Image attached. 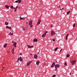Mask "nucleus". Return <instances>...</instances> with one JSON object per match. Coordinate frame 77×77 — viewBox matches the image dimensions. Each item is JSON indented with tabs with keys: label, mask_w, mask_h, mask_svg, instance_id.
Masks as SVG:
<instances>
[{
	"label": "nucleus",
	"mask_w": 77,
	"mask_h": 77,
	"mask_svg": "<svg viewBox=\"0 0 77 77\" xmlns=\"http://www.w3.org/2000/svg\"><path fill=\"white\" fill-rule=\"evenodd\" d=\"M75 62H76V60H74L72 62V65H74L75 63Z\"/></svg>",
	"instance_id": "obj_5"
},
{
	"label": "nucleus",
	"mask_w": 77,
	"mask_h": 77,
	"mask_svg": "<svg viewBox=\"0 0 77 77\" xmlns=\"http://www.w3.org/2000/svg\"><path fill=\"white\" fill-rule=\"evenodd\" d=\"M3 69L5 68V67H3Z\"/></svg>",
	"instance_id": "obj_54"
},
{
	"label": "nucleus",
	"mask_w": 77,
	"mask_h": 77,
	"mask_svg": "<svg viewBox=\"0 0 77 77\" xmlns=\"http://www.w3.org/2000/svg\"><path fill=\"white\" fill-rule=\"evenodd\" d=\"M48 32V31H45L44 33H45V34L46 35V33Z\"/></svg>",
	"instance_id": "obj_26"
},
{
	"label": "nucleus",
	"mask_w": 77,
	"mask_h": 77,
	"mask_svg": "<svg viewBox=\"0 0 77 77\" xmlns=\"http://www.w3.org/2000/svg\"><path fill=\"white\" fill-rule=\"evenodd\" d=\"M14 48L13 49V51H14Z\"/></svg>",
	"instance_id": "obj_43"
},
{
	"label": "nucleus",
	"mask_w": 77,
	"mask_h": 77,
	"mask_svg": "<svg viewBox=\"0 0 77 77\" xmlns=\"http://www.w3.org/2000/svg\"><path fill=\"white\" fill-rule=\"evenodd\" d=\"M66 56H67V57H69V54H67L66 55Z\"/></svg>",
	"instance_id": "obj_22"
},
{
	"label": "nucleus",
	"mask_w": 77,
	"mask_h": 77,
	"mask_svg": "<svg viewBox=\"0 0 77 77\" xmlns=\"http://www.w3.org/2000/svg\"><path fill=\"white\" fill-rule=\"evenodd\" d=\"M55 67L56 68V69L55 70V71H56V70H57V68H58V65L56 64L55 66Z\"/></svg>",
	"instance_id": "obj_9"
},
{
	"label": "nucleus",
	"mask_w": 77,
	"mask_h": 77,
	"mask_svg": "<svg viewBox=\"0 0 77 77\" xmlns=\"http://www.w3.org/2000/svg\"><path fill=\"white\" fill-rule=\"evenodd\" d=\"M69 74H70V75H71V73H70Z\"/></svg>",
	"instance_id": "obj_53"
},
{
	"label": "nucleus",
	"mask_w": 77,
	"mask_h": 77,
	"mask_svg": "<svg viewBox=\"0 0 77 77\" xmlns=\"http://www.w3.org/2000/svg\"><path fill=\"white\" fill-rule=\"evenodd\" d=\"M54 65H55V62H53L51 66V68H53V67L54 66Z\"/></svg>",
	"instance_id": "obj_3"
},
{
	"label": "nucleus",
	"mask_w": 77,
	"mask_h": 77,
	"mask_svg": "<svg viewBox=\"0 0 77 77\" xmlns=\"http://www.w3.org/2000/svg\"><path fill=\"white\" fill-rule=\"evenodd\" d=\"M52 41H54H54H55V39H54L52 40Z\"/></svg>",
	"instance_id": "obj_33"
},
{
	"label": "nucleus",
	"mask_w": 77,
	"mask_h": 77,
	"mask_svg": "<svg viewBox=\"0 0 77 77\" xmlns=\"http://www.w3.org/2000/svg\"><path fill=\"white\" fill-rule=\"evenodd\" d=\"M27 45V47H28V48H33V46H30V45Z\"/></svg>",
	"instance_id": "obj_7"
},
{
	"label": "nucleus",
	"mask_w": 77,
	"mask_h": 77,
	"mask_svg": "<svg viewBox=\"0 0 77 77\" xmlns=\"http://www.w3.org/2000/svg\"><path fill=\"white\" fill-rule=\"evenodd\" d=\"M45 35H46L45 33H44L42 35V37H45Z\"/></svg>",
	"instance_id": "obj_16"
},
{
	"label": "nucleus",
	"mask_w": 77,
	"mask_h": 77,
	"mask_svg": "<svg viewBox=\"0 0 77 77\" xmlns=\"http://www.w3.org/2000/svg\"><path fill=\"white\" fill-rule=\"evenodd\" d=\"M10 34L11 35H13V33H12L11 34V32H10Z\"/></svg>",
	"instance_id": "obj_23"
},
{
	"label": "nucleus",
	"mask_w": 77,
	"mask_h": 77,
	"mask_svg": "<svg viewBox=\"0 0 77 77\" xmlns=\"http://www.w3.org/2000/svg\"><path fill=\"white\" fill-rule=\"evenodd\" d=\"M60 6H59V8H60ZM58 8H59V7H58Z\"/></svg>",
	"instance_id": "obj_52"
},
{
	"label": "nucleus",
	"mask_w": 77,
	"mask_h": 77,
	"mask_svg": "<svg viewBox=\"0 0 77 77\" xmlns=\"http://www.w3.org/2000/svg\"><path fill=\"white\" fill-rule=\"evenodd\" d=\"M5 8H7V9H9V6H8V5H7L5 6Z\"/></svg>",
	"instance_id": "obj_18"
},
{
	"label": "nucleus",
	"mask_w": 77,
	"mask_h": 77,
	"mask_svg": "<svg viewBox=\"0 0 77 77\" xmlns=\"http://www.w3.org/2000/svg\"><path fill=\"white\" fill-rule=\"evenodd\" d=\"M18 2L19 3H20L21 2V0H18Z\"/></svg>",
	"instance_id": "obj_17"
},
{
	"label": "nucleus",
	"mask_w": 77,
	"mask_h": 77,
	"mask_svg": "<svg viewBox=\"0 0 77 77\" xmlns=\"http://www.w3.org/2000/svg\"><path fill=\"white\" fill-rule=\"evenodd\" d=\"M64 9V8H63L62 9H60V11L62 10H63V9Z\"/></svg>",
	"instance_id": "obj_34"
},
{
	"label": "nucleus",
	"mask_w": 77,
	"mask_h": 77,
	"mask_svg": "<svg viewBox=\"0 0 77 77\" xmlns=\"http://www.w3.org/2000/svg\"><path fill=\"white\" fill-rule=\"evenodd\" d=\"M58 49V47H57V48H55L54 49V51H57V50Z\"/></svg>",
	"instance_id": "obj_20"
},
{
	"label": "nucleus",
	"mask_w": 77,
	"mask_h": 77,
	"mask_svg": "<svg viewBox=\"0 0 77 77\" xmlns=\"http://www.w3.org/2000/svg\"><path fill=\"white\" fill-rule=\"evenodd\" d=\"M27 23H28V22H27L26 24H27Z\"/></svg>",
	"instance_id": "obj_49"
},
{
	"label": "nucleus",
	"mask_w": 77,
	"mask_h": 77,
	"mask_svg": "<svg viewBox=\"0 0 77 77\" xmlns=\"http://www.w3.org/2000/svg\"><path fill=\"white\" fill-rule=\"evenodd\" d=\"M51 36H53L54 35H55V32H54L52 31L51 32Z\"/></svg>",
	"instance_id": "obj_1"
},
{
	"label": "nucleus",
	"mask_w": 77,
	"mask_h": 77,
	"mask_svg": "<svg viewBox=\"0 0 77 77\" xmlns=\"http://www.w3.org/2000/svg\"><path fill=\"white\" fill-rule=\"evenodd\" d=\"M18 6H17L16 8V9H17V8H18Z\"/></svg>",
	"instance_id": "obj_40"
},
{
	"label": "nucleus",
	"mask_w": 77,
	"mask_h": 77,
	"mask_svg": "<svg viewBox=\"0 0 77 77\" xmlns=\"http://www.w3.org/2000/svg\"><path fill=\"white\" fill-rule=\"evenodd\" d=\"M34 57L35 59H38V56L37 55L35 54L34 56Z\"/></svg>",
	"instance_id": "obj_10"
},
{
	"label": "nucleus",
	"mask_w": 77,
	"mask_h": 77,
	"mask_svg": "<svg viewBox=\"0 0 77 77\" xmlns=\"http://www.w3.org/2000/svg\"><path fill=\"white\" fill-rule=\"evenodd\" d=\"M13 9H16V8H14Z\"/></svg>",
	"instance_id": "obj_42"
},
{
	"label": "nucleus",
	"mask_w": 77,
	"mask_h": 77,
	"mask_svg": "<svg viewBox=\"0 0 77 77\" xmlns=\"http://www.w3.org/2000/svg\"><path fill=\"white\" fill-rule=\"evenodd\" d=\"M6 28H7V29H9L10 30H12V27H10L8 26H7Z\"/></svg>",
	"instance_id": "obj_6"
},
{
	"label": "nucleus",
	"mask_w": 77,
	"mask_h": 77,
	"mask_svg": "<svg viewBox=\"0 0 77 77\" xmlns=\"http://www.w3.org/2000/svg\"><path fill=\"white\" fill-rule=\"evenodd\" d=\"M32 21H33L32 20H30L29 22V25H31L32 24Z\"/></svg>",
	"instance_id": "obj_8"
},
{
	"label": "nucleus",
	"mask_w": 77,
	"mask_h": 77,
	"mask_svg": "<svg viewBox=\"0 0 77 77\" xmlns=\"http://www.w3.org/2000/svg\"><path fill=\"white\" fill-rule=\"evenodd\" d=\"M14 12H17V9H16L14 11Z\"/></svg>",
	"instance_id": "obj_30"
},
{
	"label": "nucleus",
	"mask_w": 77,
	"mask_h": 77,
	"mask_svg": "<svg viewBox=\"0 0 77 77\" xmlns=\"http://www.w3.org/2000/svg\"><path fill=\"white\" fill-rule=\"evenodd\" d=\"M2 70H3V69H2Z\"/></svg>",
	"instance_id": "obj_59"
},
{
	"label": "nucleus",
	"mask_w": 77,
	"mask_h": 77,
	"mask_svg": "<svg viewBox=\"0 0 77 77\" xmlns=\"http://www.w3.org/2000/svg\"><path fill=\"white\" fill-rule=\"evenodd\" d=\"M22 28H23H23H24V27H23V26H22Z\"/></svg>",
	"instance_id": "obj_50"
},
{
	"label": "nucleus",
	"mask_w": 77,
	"mask_h": 77,
	"mask_svg": "<svg viewBox=\"0 0 77 77\" xmlns=\"http://www.w3.org/2000/svg\"><path fill=\"white\" fill-rule=\"evenodd\" d=\"M23 20H24L25 19L24 18H23Z\"/></svg>",
	"instance_id": "obj_47"
},
{
	"label": "nucleus",
	"mask_w": 77,
	"mask_h": 77,
	"mask_svg": "<svg viewBox=\"0 0 77 77\" xmlns=\"http://www.w3.org/2000/svg\"><path fill=\"white\" fill-rule=\"evenodd\" d=\"M20 59H22V57H20Z\"/></svg>",
	"instance_id": "obj_36"
},
{
	"label": "nucleus",
	"mask_w": 77,
	"mask_h": 77,
	"mask_svg": "<svg viewBox=\"0 0 77 77\" xmlns=\"http://www.w3.org/2000/svg\"><path fill=\"white\" fill-rule=\"evenodd\" d=\"M41 20L40 19H38L37 24V25H39V24H40V23H41Z\"/></svg>",
	"instance_id": "obj_4"
},
{
	"label": "nucleus",
	"mask_w": 77,
	"mask_h": 77,
	"mask_svg": "<svg viewBox=\"0 0 77 77\" xmlns=\"http://www.w3.org/2000/svg\"><path fill=\"white\" fill-rule=\"evenodd\" d=\"M30 27H33V25H31Z\"/></svg>",
	"instance_id": "obj_28"
},
{
	"label": "nucleus",
	"mask_w": 77,
	"mask_h": 77,
	"mask_svg": "<svg viewBox=\"0 0 77 77\" xmlns=\"http://www.w3.org/2000/svg\"><path fill=\"white\" fill-rule=\"evenodd\" d=\"M38 54H39V53H38Z\"/></svg>",
	"instance_id": "obj_58"
},
{
	"label": "nucleus",
	"mask_w": 77,
	"mask_h": 77,
	"mask_svg": "<svg viewBox=\"0 0 77 77\" xmlns=\"http://www.w3.org/2000/svg\"><path fill=\"white\" fill-rule=\"evenodd\" d=\"M7 45V44H4V48H6V47Z\"/></svg>",
	"instance_id": "obj_14"
},
{
	"label": "nucleus",
	"mask_w": 77,
	"mask_h": 77,
	"mask_svg": "<svg viewBox=\"0 0 77 77\" xmlns=\"http://www.w3.org/2000/svg\"><path fill=\"white\" fill-rule=\"evenodd\" d=\"M61 50H62V49H61L60 50V51H61Z\"/></svg>",
	"instance_id": "obj_44"
},
{
	"label": "nucleus",
	"mask_w": 77,
	"mask_h": 77,
	"mask_svg": "<svg viewBox=\"0 0 77 77\" xmlns=\"http://www.w3.org/2000/svg\"><path fill=\"white\" fill-rule=\"evenodd\" d=\"M32 63V61L31 60L27 63V66H29L30 65V63Z\"/></svg>",
	"instance_id": "obj_2"
},
{
	"label": "nucleus",
	"mask_w": 77,
	"mask_h": 77,
	"mask_svg": "<svg viewBox=\"0 0 77 77\" xmlns=\"http://www.w3.org/2000/svg\"><path fill=\"white\" fill-rule=\"evenodd\" d=\"M57 8H58V7H57Z\"/></svg>",
	"instance_id": "obj_60"
},
{
	"label": "nucleus",
	"mask_w": 77,
	"mask_h": 77,
	"mask_svg": "<svg viewBox=\"0 0 77 77\" xmlns=\"http://www.w3.org/2000/svg\"><path fill=\"white\" fill-rule=\"evenodd\" d=\"M53 25H51V27H53Z\"/></svg>",
	"instance_id": "obj_39"
},
{
	"label": "nucleus",
	"mask_w": 77,
	"mask_h": 77,
	"mask_svg": "<svg viewBox=\"0 0 77 77\" xmlns=\"http://www.w3.org/2000/svg\"><path fill=\"white\" fill-rule=\"evenodd\" d=\"M64 65H67V64L66 63H64Z\"/></svg>",
	"instance_id": "obj_27"
},
{
	"label": "nucleus",
	"mask_w": 77,
	"mask_h": 77,
	"mask_svg": "<svg viewBox=\"0 0 77 77\" xmlns=\"http://www.w3.org/2000/svg\"><path fill=\"white\" fill-rule=\"evenodd\" d=\"M20 62H22V61H23V60L22 59H20Z\"/></svg>",
	"instance_id": "obj_29"
},
{
	"label": "nucleus",
	"mask_w": 77,
	"mask_h": 77,
	"mask_svg": "<svg viewBox=\"0 0 77 77\" xmlns=\"http://www.w3.org/2000/svg\"><path fill=\"white\" fill-rule=\"evenodd\" d=\"M12 43H14V41H12Z\"/></svg>",
	"instance_id": "obj_38"
},
{
	"label": "nucleus",
	"mask_w": 77,
	"mask_h": 77,
	"mask_svg": "<svg viewBox=\"0 0 77 77\" xmlns=\"http://www.w3.org/2000/svg\"><path fill=\"white\" fill-rule=\"evenodd\" d=\"M70 12H71V11H69L67 12V15H68V14H69V13H70Z\"/></svg>",
	"instance_id": "obj_19"
},
{
	"label": "nucleus",
	"mask_w": 77,
	"mask_h": 77,
	"mask_svg": "<svg viewBox=\"0 0 77 77\" xmlns=\"http://www.w3.org/2000/svg\"><path fill=\"white\" fill-rule=\"evenodd\" d=\"M33 42H38V39L36 38L34 39L33 40Z\"/></svg>",
	"instance_id": "obj_12"
},
{
	"label": "nucleus",
	"mask_w": 77,
	"mask_h": 77,
	"mask_svg": "<svg viewBox=\"0 0 77 77\" xmlns=\"http://www.w3.org/2000/svg\"><path fill=\"white\" fill-rule=\"evenodd\" d=\"M20 18V20H23V18H21V17Z\"/></svg>",
	"instance_id": "obj_31"
},
{
	"label": "nucleus",
	"mask_w": 77,
	"mask_h": 77,
	"mask_svg": "<svg viewBox=\"0 0 77 77\" xmlns=\"http://www.w3.org/2000/svg\"><path fill=\"white\" fill-rule=\"evenodd\" d=\"M21 45H22V44H21Z\"/></svg>",
	"instance_id": "obj_57"
},
{
	"label": "nucleus",
	"mask_w": 77,
	"mask_h": 77,
	"mask_svg": "<svg viewBox=\"0 0 77 77\" xmlns=\"http://www.w3.org/2000/svg\"><path fill=\"white\" fill-rule=\"evenodd\" d=\"M15 3H17L18 2V1H17L15 2Z\"/></svg>",
	"instance_id": "obj_37"
},
{
	"label": "nucleus",
	"mask_w": 77,
	"mask_h": 77,
	"mask_svg": "<svg viewBox=\"0 0 77 77\" xmlns=\"http://www.w3.org/2000/svg\"><path fill=\"white\" fill-rule=\"evenodd\" d=\"M75 23H74L73 26V27H75Z\"/></svg>",
	"instance_id": "obj_25"
},
{
	"label": "nucleus",
	"mask_w": 77,
	"mask_h": 77,
	"mask_svg": "<svg viewBox=\"0 0 77 77\" xmlns=\"http://www.w3.org/2000/svg\"><path fill=\"white\" fill-rule=\"evenodd\" d=\"M56 62H57V61H56Z\"/></svg>",
	"instance_id": "obj_55"
},
{
	"label": "nucleus",
	"mask_w": 77,
	"mask_h": 77,
	"mask_svg": "<svg viewBox=\"0 0 77 77\" xmlns=\"http://www.w3.org/2000/svg\"><path fill=\"white\" fill-rule=\"evenodd\" d=\"M16 45H17V43H16V42L14 43L13 44V45L14 47H16Z\"/></svg>",
	"instance_id": "obj_11"
},
{
	"label": "nucleus",
	"mask_w": 77,
	"mask_h": 77,
	"mask_svg": "<svg viewBox=\"0 0 77 77\" xmlns=\"http://www.w3.org/2000/svg\"><path fill=\"white\" fill-rule=\"evenodd\" d=\"M23 30H26V29L24 28H23Z\"/></svg>",
	"instance_id": "obj_32"
},
{
	"label": "nucleus",
	"mask_w": 77,
	"mask_h": 77,
	"mask_svg": "<svg viewBox=\"0 0 77 77\" xmlns=\"http://www.w3.org/2000/svg\"><path fill=\"white\" fill-rule=\"evenodd\" d=\"M11 9H13L14 8V7H13V6H12L11 7Z\"/></svg>",
	"instance_id": "obj_24"
},
{
	"label": "nucleus",
	"mask_w": 77,
	"mask_h": 77,
	"mask_svg": "<svg viewBox=\"0 0 77 77\" xmlns=\"http://www.w3.org/2000/svg\"><path fill=\"white\" fill-rule=\"evenodd\" d=\"M12 53H13V54H14V52H12Z\"/></svg>",
	"instance_id": "obj_46"
},
{
	"label": "nucleus",
	"mask_w": 77,
	"mask_h": 77,
	"mask_svg": "<svg viewBox=\"0 0 77 77\" xmlns=\"http://www.w3.org/2000/svg\"><path fill=\"white\" fill-rule=\"evenodd\" d=\"M18 62V60L17 61V62Z\"/></svg>",
	"instance_id": "obj_51"
},
{
	"label": "nucleus",
	"mask_w": 77,
	"mask_h": 77,
	"mask_svg": "<svg viewBox=\"0 0 77 77\" xmlns=\"http://www.w3.org/2000/svg\"><path fill=\"white\" fill-rule=\"evenodd\" d=\"M30 55H32V54H30Z\"/></svg>",
	"instance_id": "obj_48"
},
{
	"label": "nucleus",
	"mask_w": 77,
	"mask_h": 77,
	"mask_svg": "<svg viewBox=\"0 0 77 77\" xmlns=\"http://www.w3.org/2000/svg\"><path fill=\"white\" fill-rule=\"evenodd\" d=\"M9 6V7H10V6Z\"/></svg>",
	"instance_id": "obj_56"
},
{
	"label": "nucleus",
	"mask_w": 77,
	"mask_h": 77,
	"mask_svg": "<svg viewBox=\"0 0 77 77\" xmlns=\"http://www.w3.org/2000/svg\"><path fill=\"white\" fill-rule=\"evenodd\" d=\"M5 25H6V26H7V25H8V23L7 22H6L5 23Z\"/></svg>",
	"instance_id": "obj_21"
},
{
	"label": "nucleus",
	"mask_w": 77,
	"mask_h": 77,
	"mask_svg": "<svg viewBox=\"0 0 77 77\" xmlns=\"http://www.w3.org/2000/svg\"><path fill=\"white\" fill-rule=\"evenodd\" d=\"M59 66H60L59 65H58V67H59Z\"/></svg>",
	"instance_id": "obj_41"
},
{
	"label": "nucleus",
	"mask_w": 77,
	"mask_h": 77,
	"mask_svg": "<svg viewBox=\"0 0 77 77\" xmlns=\"http://www.w3.org/2000/svg\"><path fill=\"white\" fill-rule=\"evenodd\" d=\"M20 58H18V61L20 60Z\"/></svg>",
	"instance_id": "obj_35"
},
{
	"label": "nucleus",
	"mask_w": 77,
	"mask_h": 77,
	"mask_svg": "<svg viewBox=\"0 0 77 77\" xmlns=\"http://www.w3.org/2000/svg\"><path fill=\"white\" fill-rule=\"evenodd\" d=\"M68 35H69V34H67L66 37V40H67V39H68Z\"/></svg>",
	"instance_id": "obj_13"
},
{
	"label": "nucleus",
	"mask_w": 77,
	"mask_h": 77,
	"mask_svg": "<svg viewBox=\"0 0 77 77\" xmlns=\"http://www.w3.org/2000/svg\"><path fill=\"white\" fill-rule=\"evenodd\" d=\"M39 63H40L39 61H38L36 62V64L37 65H39Z\"/></svg>",
	"instance_id": "obj_15"
},
{
	"label": "nucleus",
	"mask_w": 77,
	"mask_h": 77,
	"mask_svg": "<svg viewBox=\"0 0 77 77\" xmlns=\"http://www.w3.org/2000/svg\"><path fill=\"white\" fill-rule=\"evenodd\" d=\"M21 54H21V53L20 54V55H21Z\"/></svg>",
	"instance_id": "obj_45"
}]
</instances>
